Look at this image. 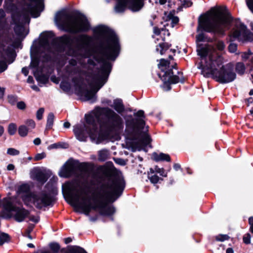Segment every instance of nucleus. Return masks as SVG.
<instances>
[{"label":"nucleus","mask_w":253,"mask_h":253,"mask_svg":"<svg viewBox=\"0 0 253 253\" xmlns=\"http://www.w3.org/2000/svg\"><path fill=\"white\" fill-rule=\"evenodd\" d=\"M124 187L123 180H113L106 177L97 185L92 198L89 197L86 190L77 183H66L63 186V192L70 204L84 214H88L91 210L93 209L98 210L103 215H110L114 213L115 209L107 205L105 202L114 197H119Z\"/></svg>","instance_id":"obj_1"},{"label":"nucleus","mask_w":253,"mask_h":253,"mask_svg":"<svg viewBox=\"0 0 253 253\" xmlns=\"http://www.w3.org/2000/svg\"><path fill=\"white\" fill-rule=\"evenodd\" d=\"M85 119V123L74 126V134L80 141H85L89 136L97 144L108 139L109 131L122 123L121 118L108 108H97Z\"/></svg>","instance_id":"obj_2"},{"label":"nucleus","mask_w":253,"mask_h":253,"mask_svg":"<svg viewBox=\"0 0 253 253\" xmlns=\"http://www.w3.org/2000/svg\"><path fill=\"white\" fill-rule=\"evenodd\" d=\"M94 33L104 38V41L94 55V58L99 62H102L101 77L98 78L94 85L91 86L90 90H85L81 95L86 101L93 102L95 100V93L105 84L110 72L111 66L108 60H114L118 55L120 45L118 39L113 31L107 27L100 25L95 27Z\"/></svg>","instance_id":"obj_3"},{"label":"nucleus","mask_w":253,"mask_h":253,"mask_svg":"<svg viewBox=\"0 0 253 253\" xmlns=\"http://www.w3.org/2000/svg\"><path fill=\"white\" fill-rule=\"evenodd\" d=\"M201 57L199 68L202 74L206 77H212L221 83L232 82L236 78V74L233 72V64L229 63L223 65V58L211 47L198 49Z\"/></svg>","instance_id":"obj_4"},{"label":"nucleus","mask_w":253,"mask_h":253,"mask_svg":"<svg viewBox=\"0 0 253 253\" xmlns=\"http://www.w3.org/2000/svg\"><path fill=\"white\" fill-rule=\"evenodd\" d=\"M230 22L231 17L225 8H212L200 17L197 30L202 29L207 32L223 35Z\"/></svg>","instance_id":"obj_5"},{"label":"nucleus","mask_w":253,"mask_h":253,"mask_svg":"<svg viewBox=\"0 0 253 253\" xmlns=\"http://www.w3.org/2000/svg\"><path fill=\"white\" fill-rule=\"evenodd\" d=\"M56 23L65 31L76 33L89 29V25L86 17L80 14L74 17L65 12L57 13L55 17Z\"/></svg>","instance_id":"obj_6"},{"label":"nucleus","mask_w":253,"mask_h":253,"mask_svg":"<svg viewBox=\"0 0 253 253\" xmlns=\"http://www.w3.org/2000/svg\"><path fill=\"white\" fill-rule=\"evenodd\" d=\"M18 193L25 205L30 206L34 204L39 209L49 205L52 201L50 195L45 193L41 192L37 194L31 193L28 184L21 185L18 189Z\"/></svg>","instance_id":"obj_7"},{"label":"nucleus","mask_w":253,"mask_h":253,"mask_svg":"<svg viewBox=\"0 0 253 253\" xmlns=\"http://www.w3.org/2000/svg\"><path fill=\"white\" fill-rule=\"evenodd\" d=\"M30 1L34 6H29L25 15L23 16V20L21 23L16 24L14 28V31L18 35L21 36L23 34L24 30V24H29L30 22L29 15L30 14L34 17H38L40 12L43 10V0H30Z\"/></svg>","instance_id":"obj_8"},{"label":"nucleus","mask_w":253,"mask_h":253,"mask_svg":"<svg viewBox=\"0 0 253 253\" xmlns=\"http://www.w3.org/2000/svg\"><path fill=\"white\" fill-rule=\"evenodd\" d=\"M115 7L117 13L123 12L127 7L132 11H138L143 6L144 0H117Z\"/></svg>","instance_id":"obj_9"},{"label":"nucleus","mask_w":253,"mask_h":253,"mask_svg":"<svg viewBox=\"0 0 253 253\" xmlns=\"http://www.w3.org/2000/svg\"><path fill=\"white\" fill-rule=\"evenodd\" d=\"M230 40H237L240 42H245L250 40V32L247 30V27L240 21L236 23L235 27L230 35Z\"/></svg>","instance_id":"obj_10"},{"label":"nucleus","mask_w":253,"mask_h":253,"mask_svg":"<svg viewBox=\"0 0 253 253\" xmlns=\"http://www.w3.org/2000/svg\"><path fill=\"white\" fill-rule=\"evenodd\" d=\"M150 138L145 132L136 134L132 140L131 147L133 151L145 150L146 146L150 143Z\"/></svg>","instance_id":"obj_11"},{"label":"nucleus","mask_w":253,"mask_h":253,"mask_svg":"<svg viewBox=\"0 0 253 253\" xmlns=\"http://www.w3.org/2000/svg\"><path fill=\"white\" fill-rule=\"evenodd\" d=\"M90 38L86 35H83L80 36L76 39L78 44V51L70 50L69 54L74 56H78V55H82V52L86 50L90 42Z\"/></svg>","instance_id":"obj_12"},{"label":"nucleus","mask_w":253,"mask_h":253,"mask_svg":"<svg viewBox=\"0 0 253 253\" xmlns=\"http://www.w3.org/2000/svg\"><path fill=\"white\" fill-rule=\"evenodd\" d=\"M77 167L73 160H69L62 167L58 174L60 177L67 178L75 175Z\"/></svg>","instance_id":"obj_13"},{"label":"nucleus","mask_w":253,"mask_h":253,"mask_svg":"<svg viewBox=\"0 0 253 253\" xmlns=\"http://www.w3.org/2000/svg\"><path fill=\"white\" fill-rule=\"evenodd\" d=\"M29 211L23 208L15 207L11 212V217L17 222H21L28 216Z\"/></svg>","instance_id":"obj_14"},{"label":"nucleus","mask_w":253,"mask_h":253,"mask_svg":"<svg viewBox=\"0 0 253 253\" xmlns=\"http://www.w3.org/2000/svg\"><path fill=\"white\" fill-rule=\"evenodd\" d=\"M173 73L171 71L166 72L162 77L159 75V77L163 81L164 85L168 86V90L170 89L169 84H176L180 81V79L177 76H173Z\"/></svg>","instance_id":"obj_15"},{"label":"nucleus","mask_w":253,"mask_h":253,"mask_svg":"<svg viewBox=\"0 0 253 253\" xmlns=\"http://www.w3.org/2000/svg\"><path fill=\"white\" fill-rule=\"evenodd\" d=\"M3 206L4 210L1 212V216L5 218L11 217V212L15 207L13 206L10 198H5L3 200Z\"/></svg>","instance_id":"obj_16"},{"label":"nucleus","mask_w":253,"mask_h":253,"mask_svg":"<svg viewBox=\"0 0 253 253\" xmlns=\"http://www.w3.org/2000/svg\"><path fill=\"white\" fill-rule=\"evenodd\" d=\"M32 178L38 182L43 183L47 180L45 174L39 169H34L31 172Z\"/></svg>","instance_id":"obj_17"},{"label":"nucleus","mask_w":253,"mask_h":253,"mask_svg":"<svg viewBox=\"0 0 253 253\" xmlns=\"http://www.w3.org/2000/svg\"><path fill=\"white\" fill-rule=\"evenodd\" d=\"M154 35L153 36V38L155 40V42H159L160 41H163L165 40V37L162 36V35L167 34L168 36L169 35V33L168 30L162 29L161 31L157 27L154 28Z\"/></svg>","instance_id":"obj_18"},{"label":"nucleus","mask_w":253,"mask_h":253,"mask_svg":"<svg viewBox=\"0 0 253 253\" xmlns=\"http://www.w3.org/2000/svg\"><path fill=\"white\" fill-rule=\"evenodd\" d=\"M166 21L167 22L164 25L165 26H170L171 28L174 27L179 21L178 18L176 16H174L171 13H169L168 14H166V17L164 18Z\"/></svg>","instance_id":"obj_19"},{"label":"nucleus","mask_w":253,"mask_h":253,"mask_svg":"<svg viewBox=\"0 0 253 253\" xmlns=\"http://www.w3.org/2000/svg\"><path fill=\"white\" fill-rule=\"evenodd\" d=\"M52 37L53 34L52 32L42 33L41 36L40 42L41 44L43 45L48 44L49 43L52 41Z\"/></svg>","instance_id":"obj_20"},{"label":"nucleus","mask_w":253,"mask_h":253,"mask_svg":"<svg viewBox=\"0 0 253 253\" xmlns=\"http://www.w3.org/2000/svg\"><path fill=\"white\" fill-rule=\"evenodd\" d=\"M152 158L156 161H170V157L169 155L164 153H154L152 154Z\"/></svg>","instance_id":"obj_21"},{"label":"nucleus","mask_w":253,"mask_h":253,"mask_svg":"<svg viewBox=\"0 0 253 253\" xmlns=\"http://www.w3.org/2000/svg\"><path fill=\"white\" fill-rule=\"evenodd\" d=\"M148 177L151 183L153 184L157 183L159 180V177L154 172L153 168H150L147 172Z\"/></svg>","instance_id":"obj_22"},{"label":"nucleus","mask_w":253,"mask_h":253,"mask_svg":"<svg viewBox=\"0 0 253 253\" xmlns=\"http://www.w3.org/2000/svg\"><path fill=\"white\" fill-rule=\"evenodd\" d=\"M206 41V37H205V36L204 33H200L196 36V42H197V45H198V48H197V51L198 53V49L207 48V47H209V46L211 47L215 51H216L215 49L212 46L210 45H206L204 47H201L200 45L198 43V42H203V41ZM198 54L199 55L198 53Z\"/></svg>","instance_id":"obj_23"},{"label":"nucleus","mask_w":253,"mask_h":253,"mask_svg":"<svg viewBox=\"0 0 253 253\" xmlns=\"http://www.w3.org/2000/svg\"><path fill=\"white\" fill-rule=\"evenodd\" d=\"M169 46L170 45H169L168 43H160L157 46L156 50L157 52H159L161 55H163L166 51L168 50Z\"/></svg>","instance_id":"obj_24"},{"label":"nucleus","mask_w":253,"mask_h":253,"mask_svg":"<svg viewBox=\"0 0 253 253\" xmlns=\"http://www.w3.org/2000/svg\"><path fill=\"white\" fill-rule=\"evenodd\" d=\"M77 62L74 59L70 61V67L67 68V71L70 73H76L79 71L78 69L75 67Z\"/></svg>","instance_id":"obj_25"},{"label":"nucleus","mask_w":253,"mask_h":253,"mask_svg":"<svg viewBox=\"0 0 253 253\" xmlns=\"http://www.w3.org/2000/svg\"><path fill=\"white\" fill-rule=\"evenodd\" d=\"M113 107L119 113H121L124 110L122 101L120 99H116L114 100Z\"/></svg>","instance_id":"obj_26"},{"label":"nucleus","mask_w":253,"mask_h":253,"mask_svg":"<svg viewBox=\"0 0 253 253\" xmlns=\"http://www.w3.org/2000/svg\"><path fill=\"white\" fill-rule=\"evenodd\" d=\"M235 69L238 74L243 75L245 72L246 67L244 63L238 62L236 65Z\"/></svg>","instance_id":"obj_27"},{"label":"nucleus","mask_w":253,"mask_h":253,"mask_svg":"<svg viewBox=\"0 0 253 253\" xmlns=\"http://www.w3.org/2000/svg\"><path fill=\"white\" fill-rule=\"evenodd\" d=\"M169 64V63L168 61L163 59H161L160 63L158 64V68L165 73L166 72H168L166 70Z\"/></svg>","instance_id":"obj_28"},{"label":"nucleus","mask_w":253,"mask_h":253,"mask_svg":"<svg viewBox=\"0 0 253 253\" xmlns=\"http://www.w3.org/2000/svg\"><path fill=\"white\" fill-rule=\"evenodd\" d=\"M54 119V116L53 113H50L48 114L47 119L46 129H50L51 128Z\"/></svg>","instance_id":"obj_29"},{"label":"nucleus","mask_w":253,"mask_h":253,"mask_svg":"<svg viewBox=\"0 0 253 253\" xmlns=\"http://www.w3.org/2000/svg\"><path fill=\"white\" fill-rule=\"evenodd\" d=\"M28 132V129L24 125H22L19 127L18 133L22 136L24 137L26 136Z\"/></svg>","instance_id":"obj_30"},{"label":"nucleus","mask_w":253,"mask_h":253,"mask_svg":"<svg viewBox=\"0 0 253 253\" xmlns=\"http://www.w3.org/2000/svg\"><path fill=\"white\" fill-rule=\"evenodd\" d=\"M145 123L143 120L140 118L135 120L134 127L135 128L139 130L143 127Z\"/></svg>","instance_id":"obj_31"},{"label":"nucleus","mask_w":253,"mask_h":253,"mask_svg":"<svg viewBox=\"0 0 253 253\" xmlns=\"http://www.w3.org/2000/svg\"><path fill=\"white\" fill-rule=\"evenodd\" d=\"M108 151L105 150H102L98 152V159L100 161H105L108 157Z\"/></svg>","instance_id":"obj_32"},{"label":"nucleus","mask_w":253,"mask_h":253,"mask_svg":"<svg viewBox=\"0 0 253 253\" xmlns=\"http://www.w3.org/2000/svg\"><path fill=\"white\" fill-rule=\"evenodd\" d=\"M17 129L16 125L15 124L11 123L8 127V132L10 135H13L16 132Z\"/></svg>","instance_id":"obj_33"},{"label":"nucleus","mask_w":253,"mask_h":253,"mask_svg":"<svg viewBox=\"0 0 253 253\" xmlns=\"http://www.w3.org/2000/svg\"><path fill=\"white\" fill-rule=\"evenodd\" d=\"M9 238L7 234L0 232V246L2 245L5 242H6Z\"/></svg>","instance_id":"obj_34"},{"label":"nucleus","mask_w":253,"mask_h":253,"mask_svg":"<svg viewBox=\"0 0 253 253\" xmlns=\"http://www.w3.org/2000/svg\"><path fill=\"white\" fill-rule=\"evenodd\" d=\"M14 54L13 50L10 49L7 51H4V53H3L2 56V58L4 60H6L10 56H12Z\"/></svg>","instance_id":"obj_35"},{"label":"nucleus","mask_w":253,"mask_h":253,"mask_svg":"<svg viewBox=\"0 0 253 253\" xmlns=\"http://www.w3.org/2000/svg\"><path fill=\"white\" fill-rule=\"evenodd\" d=\"M155 173H160L163 176H166L167 174L165 173V170L163 169L159 168L157 166H155L153 169Z\"/></svg>","instance_id":"obj_36"},{"label":"nucleus","mask_w":253,"mask_h":253,"mask_svg":"<svg viewBox=\"0 0 253 253\" xmlns=\"http://www.w3.org/2000/svg\"><path fill=\"white\" fill-rule=\"evenodd\" d=\"M8 155L12 156L18 155L19 154V151L14 148H8L7 151Z\"/></svg>","instance_id":"obj_37"},{"label":"nucleus","mask_w":253,"mask_h":253,"mask_svg":"<svg viewBox=\"0 0 253 253\" xmlns=\"http://www.w3.org/2000/svg\"><path fill=\"white\" fill-rule=\"evenodd\" d=\"M26 124L30 129H33L35 128L36 126L35 122L32 120H27L26 122Z\"/></svg>","instance_id":"obj_38"},{"label":"nucleus","mask_w":253,"mask_h":253,"mask_svg":"<svg viewBox=\"0 0 253 253\" xmlns=\"http://www.w3.org/2000/svg\"><path fill=\"white\" fill-rule=\"evenodd\" d=\"M237 45L233 43H231L228 46L229 51L232 53L235 52L237 50Z\"/></svg>","instance_id":"obj_39"},{"label":"nucleus","mask_w":253,"mask_h":253,"mask_svg":"<svg viewBox=\"0 0 253 253\" xmlns=\"http://www.w3.org/2000/svg\"><path fill=\"white\" fill-rule=\"evenodd\" d=\"M229 239V237L227 235H219L216 237L217 241L223 242Z\"/></svg>","instance_id":"obj_40"},{"label":"nucleus","mask_w":253,"mask_h":253,"mask_svg":"<svg viewBox=\"0 0 253 253\" xmlns=\"http://www.w3.org/2000/svg\"><path fill=\"white\" fill-rule=\"evenodd\" d=\"M44 112V109L43 108H41L39 109L37 112L36 117L38 120H41L42 118V115Z\"/></svg>","instance_id":"obj_41"},{"label":"nucleus","mask_w":253,"mask_h":253,"mask_svg":"<svg viewBox=\"0 0 253 253\" xmlns=\"http://www.w3.org/2000/svg\"><path fill=\"white\" fill-rule=\"evenodd\" d=\"M7 68V65L5 61H0V73L4 71Z\"/></svg>","instance_id":"obj_42"},{"label":"nucleus","mask_w":253,"mask_h":253,"mask_svg":"<svg viewBox=\"0 0 253 253\" xmlns=\"http://www.w3.org/2000/svg\"><path fill=\"white\" fill-rule=\"evenodd\" d=\"M251 235L249 233H247L243 237V241L246 244H249L251 242Z\"/></svg>","instance_id":"obj_43"},{"label":"nucleus","mask_w":253,"mask_h":253,"mask_svg":"<svg viewBox=\"0 0 253 253\" xmlns=\"http://www.w3.org/2000/svg\"><path fill=\"white\" fill-rule=\"evenodd\" d=\"M27 217L29 218V220L35 223H38L40 220L39 216L30 215V214Z\"/></svg>","instance_id":"obj_44"},{"label":"nucleus","mask_w":253,"mask_h":253,"mask_svg":"<svg viewBox=\"0 0 253 253\" xmlns=\"http://www.w3.org/2000/svg\"><path fill=\"white\" fill-rule=\"evenodd\" d=\"M45 156L46 155L44 153L37 154L34 157V160L39 161L44 158L45 157Z\"/></svg>","instance_id":"obj_45"},{"label":"nucleus","mask_w":253,"mask_h":253,"mask_svg":"<svg viewBox=\"0 0 253 253\" xmlns=\"http://www.w3.org/2000/svg\"><path fill=\"white\" fill-rule=\"evenodd\" d=\"M216 47L219 50H222L225 48V44L223 42L219 41L216 43Z\"/></svg>","instance_id":"obj_46"},{"label":"nucleus","mask_w":253,"mask_h":253,"mask_svg":"<svg viewBox=\"0 0 253 253\" xmlns=\"http://www.w3.org/2000/svg\"><path fill=\"white\" fill-rule=\"evenodd\" d=\"M8 102L13 104L14 103H15L17 100V98L15 96H13V95H9L8 96Z\"/></svg>","instance_id":"obj_47"},{"label":"nucleus","mask_w":253,"mask_h":253,"mask_svg":"<svg viewBox=\"0 0 253 253\" xmlns=\"http://www.w3.org/2000/svg\"><path fill=\"white\" fill-rule=\"evenodd\" d=\"M249 8L253 12V0H246Z\"/></svg>","instance_id":"obj_48"},{"label":"nucleus","mask_w":253,"mask_h":253,"mask_svg":"<svg viewBox=\"0 0 253 253\" xmlns=\"http://www.w3.org/2000/svg\"><path fill=\"white\" fill-rule=\"evenodd\" d=\"M251 54V52H246L242 53L241 57L243 60H247L248 59Z\"/></svg>","instance_id":"obj_49"},{"label":"nucleus","mask_w":253,"mask_h":253,"mask_svg":"<svg viewBox=\"0 0 253 253\" xmlns=\"http://www.w3.org/2000/svg\"><path fill=\"white\" fill-rule=\"evenodd\" d=\"M50 248L52 250H53L55 252H57L59 249L60 247L58 244L53 243L50 245Z\"/></svg>","instance_id":"obj_50"},{"label":"nucleus","mask_w":253,"mask_h":253,"mask_svg":"<svg viewBox=\"0 0 253 253\" xmlns=\"http://www.w3.org/2000/svg\"><path fill=\"white\" fill-rule=\"evenodd\" d=\"M17 107L19 109L23 110L25 108L26 105L24 102L21 101L17 103Z\"/></svg>","instance_id":"obj_51"},{"label":"nucleus","mask_w":253,"mask_h":253,"mask_svg":"<svg viewBox=\"0 0 253 253\" xmlns=\"http://www.w3.org/2000/svg\"><path fill=\"white\" fill-rule=\"evenodd\" d=\"M34 227L35 225L34 224H29L25 233L30 234V233L33 231Z\"/></svg>","instance_id":"obj_52"},{"label":"nucleus","mask_w":253,"mask_h":253,"mask_svg":"<svg viewBox=\"0 0 253 253\" xmlns=\"http://www.w3.org/2000/svg\"><path fill=\"white\" fill-rule=\"evenodd\" d=\"M249 224L250 225V231L253 233V217H251L249 219Z\"/></svg>","instance_id":"obj_53"},{"label":"nucleus","mask_w":253,"mask_h":253,"mask_svg":"<svg viewBox=\"0 0 253 253\" xmlns=\"http://www.w3.org/2000/svg\"><path fill=\"white\" fill-rule=\"evenodd\" d=\"M115 161L116 162L120 165H122V166H124L126 165V162L125 161L123 160V159H116L115 160Z\"/></svg>","instance_id":"obj_54"},{"label":"nucleus","mask_w":253,"mask_h":253,"mask_svg":"<svg viewBox=\"0 0 253 253\" xmlns=\"http://www.w3.org/2000/svg\"><path fill=\"white\" fill-rule=\"evenodd\" d=\"M61 39L62 41L66 44H67L70 42V38L67 36L62 37Z\"/></svg>","instance_id":"obj_55"},{"label":"nucleus","mask_w":253,"mask_h":253,"mask_svg":"<svg viewBox=\"0 0 253 253\" xmlns=\"http://www.w3.org/2000/svg\"><path fill=\"white\" fill-rule=\"evenodd\" d=\"M82 173L84 174V175L82 176L83 179L84 180H86L87 179V176L88 175V172L87 170H84L82 171Z\"/></svg>","instance_id":"obj_56"},{"label":"nucleus","mask_w":253,"mask_h":253,"mask_svg":"<svg viewBox=\"0 0 253 253\" xmlns=\"http://www.w3.org/2000/svg\"><path fill=\"white\" fill-rule=\"evenodd\" d=\"M38 62L36 59L32 60L31 63V66H32L33 67H36L38 66Z\"/></svg>","instance_id":"obj_57"},{"label":"nucleus","mask_w":253,"mask_h":253,"mask_svg":"<svg viewBox=\"0 0 253 253\" xmlns=\"http://www.w3.org/2000/svg\"><path fill=\"white\" fill-rule=\"evenodd\" d=\"M22 72L25 76H27L29 73L28 68L26 67L23 68L22 69Z\"/></svg>","instance_id":"obj_58"},{"label":"nucleus","mask_w":253,"mask_h":253,"mask_svg":"<svg viewBox=\"0 0 253 253\" xmlns=\"http://www.w3.org/2000/svg\"><path fill=\"white\" fill-rule=\"evenodd\" d=\"M4 88L0 87V98H2L4 95Z\"/></svg>","instance_id":"obj_59"},{"label":"nucleus","mask_w":253,"mask_h":253,"mask_svg":"<svg viewBox=\"0 0 253 253\" xmlns=\"http://www.w3.org/2000/svg\"><path fill=\"white\" fill-rule=\"evenodd\" d=\"M41 139L39 138H37L35 139L34 140V143L36 145H40L41 144Z\"/></svg>","instance_id":"obj_60"},{"label":"nucleus","mask_w":253,"mask_h":253,"mask_svg":"<svg viewBox=\"0 0 253 253\" xmlns=\"http://www.w3.org/2000/svg\"><path fill=\"white\" fill-rule=\"evenodd\" d=\"M14 168L15 167L13 164H9L7 167V169L8 170H12L14 169Z\"/></svg>","instance_id":"obj_61"},{"label":"nucleus","mask_w":253,"mask_h":253,"mask_svg":"<svg viewBox=\"0 0 253 253\" xmlns=\"http://www.w3.org/2000/svg\"><path fill=\"white\" fill-rule=\"evenodd\" d=\"M144 115V112L142 110H139L136 113V115L138 117H142Z\"/></svg>","instance_id":"obj_62"},{"label":"nucleus","mask_w":253,"mask_h":253,"mask_svg":"<svg viewBox=\"0 0 253 253\" xmlns=\"http://www.w3.org/2000/svg\"><path fill=\"white\" fill-rule=\"evenodd\" d=\"M72 241V239L70 237H68V238H65L64 239V241H65V244H67L70 242H71Z\"/></svg>","instance_id":"obj_63"},{"label":"nucleus","mask_w":253,"mask_h":253,"mask_svg":"<svg viewBox=\"0 0 253 253\" xmlns=\"http://www.w3.org/2000/svg\"><path fill=\"white\" fill-rule=\"evenodd\" d=\"M226 253H234V251L232 248H228L226 250Z\"/></svg>","instance_id":"obj_64"}]
</instances>
